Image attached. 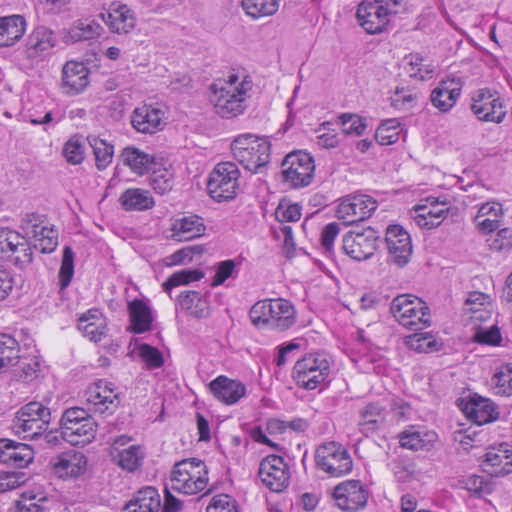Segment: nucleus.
I'll use <instances>...</instances> for the list:
<instances>
[{
  "mask_svg": "<svg viewBox=\"0 0 512 512\" xmlns=\"http://www.w3.org/2000/svg\"><path fill=\"white\" fill-rule=\"evenodd\" d=\"M251 88L252 82L247 76L240 79L238 75L231 74L227 80L219 79L211 84L209 101L217 115L233 118L244 112Z\"/></svg>",
  "mask_w": 512,
  "mask_h": 512,
  "instance_id": "obj_1",
  "label": "nucleus"
},
{
  "mask_svg": "<svg viewBox=\"0 0 512 512\" xmlns=\"http://www.w3.org/2000/svg\"><path fill=\"white\" fill-rule=\"evenodd\" d=\"M234 159L251 173H262L270 162L271 143L266 137L241 134L231 143Z\"/></svg>",
  "mask_w": 512,
  "mask_h": 512,
  "instance_id": "obj_2",
  "label": "nucleus"
},
{
  "mask_svg": "<svg viewBox=\"0 0 512 512\" xmlns=\"http://www.w3.org/2000/svg\"><path fill=\"white\" fill-rule=\"evenodd\" d=\"M50 421V409L41 402L31 401L16 412L12 427L16 435L33 440L43 436Z\"/></svg>",
  "mask_w": 512,
  "mask_h": 512,
  "instance_id": "obj_3",
  "label": "nucleus"
},
{
  "mask_svg": "<svg viewBox=\"0 0 512 512\" xmlns=\"http://www.w3.org/2000/svg\"><path fill=\"white\" fill-rule=\"evenodd\" d=\"M207 474L206 466L201 460H182L174 465L171 472V488L183 494H196L206 488Z\"/></svg>",
  "mask_w": 512,
  "mask_h": 512,
  "instance_id": "obj_4",
  "label": "nucleus"
},
{
  "mask_svg": "<svg viewBox=\"0 0 512 512\" xmlns=\"http://www.w3.org/2000/svg\"><path fill=\"white\" fill-rule=\"evenodd\" d=\"M330 374V361L323 353H309L297 360L293 367V379L306 390H314L323 384Z\"/></svg>",
  "mask_w": 512,
  "mask_h": 512,
  "instance_id": "obj_5",
  "label": "nucleus"
},
{
  "mask_svg": "<svg viewBox=\"0 0 512 512\" xmlns=\"http://www.w3.org/2000/svg\"><path fill=\"white\" fill-rule=\"evenodd\" d=\"M390 310L399 324L410 330H422L430 324L429 308L416 296L398 295L393 299Z\"/></svg>",
  "mask_w": 512,
  "mask_h": 512,
  "instance_id": "obj_6",
  "label": "nucleus"
},
{
  "mask_svg": "<svg viewBox=\"0 0 512 512\" xmlns=\"http://www.w3.org/2000/svg\"><path fill=\"white\" fill-rule=\"evenodd\" d=\"M240 171L230 161L218 163L209 175L207 190L217 202L229 201L236 197L239 189Z\"/></svg>",
  "mask_w": 512,
  "mask_h": 512,
  "instance_id": "obj_7",
  "label": "nucleus"
},
{
  "mask_svg": "<svg viewBox=\"0 0 512 512\" xmlns=\"http://www.w3.org/2000/svg\"><path fill=\"white\" fill-rule=\"evenodd\" d=\"M317 467L331 477H340L352 470L349 453L340 444L329 442L319 446L315 453Z\"/></svg>",
  "mask_w": 512,
  "mask_h": 512,
  "instance_id": "obj_8",
  "label": "nucleus"
},
{
  "mask_svg": "<svg viewBox=\"0 0 512 512\" xmlns=\"http://www.w3.org/2000/svg\"><path fill=\"white\" fill-rule=\"evenodd\" d=\"M313 157L304 152L288 154L282 161V175L285 182L291 187L308 186L314 177Z\"/></svg>",
  "mask_w": 512,
  "mask_h": 512,
  "instance_id": "obj_9",
  "label": "nucleus"
},
{
  "mask_svg": "<svg viewBox=\"0 0 512 512\" xmlns=\"http://www.w3.org/2000/svg\"><path fill=\"white\" fill-rule=\"evenodd\" d=\"M379 233L372 227L351 230L343 237V250L352 259L363 261L371 258L378 248Z\"/></svg>",
  "mask_w": 512,
  "mask_h": 512,
  "instance_id": "obj_10",
  "label": "nucleus"
},
{
  "mask_svg": "<svg viewBox=\"0 0 512 512\" xmlns=\"http://www.w3.org/2000/svg\"><path fill=\"white\" fill-rule=\"evenodd\" d=\"M377 201L366 194L348 195L342 199L337 207V218L345 225L368 219L377 209Z\"/></svg>",
  "mask_w": 512,
  "mask_h": 512,
  "instance_id": "obj_11",
  "label": "nucleus"
},
{
  "mask_svg": "<svg viewBox=\"0 0 512 512\" xmlns=\"http://www.w3.org/2000/svg\"><path fill=\"white\" fill-rule=\"evenodd\" d=\"M369 490L360 480H346L335 486L333 498L336 506L345 512L364 509L369 499Z\"/></svg>",
  "mask_w": 512,
  "mask_h": 512,
  "instance_id": "obj_12",
  "label": "nucleus"
},
{
  "mask_svg": "<svg viewBox=\"0 0 512 512\" xmlns=\"http://www.w3.org/2000/svg\"><path fill=\"white\" fill-rule=\"evenodd\" d=\"M471 110L480 121L500 123L506 111L502 99L496 92L479 89L472 97Z\"/></svg>",
  "mask_w": 512,
  "mask_h": 512,
  "instance_id": "obj_13",
  "label": "nucleus"
},
{
  "mask_svg": "<svg viewBox=\"0 0 512 512\" xmlns=\"http://www.w3.org/2000/svg\"><path fill=\"white\" fill-rule=\"evenodd\" d=\"M258 475L261 482L273 492H281L289 484L288 465L277 455H269L260 462Z\"/></svg>",
  "mask_w": 512,
  "mask_h": 512,
  "instance_id": "obj_14",
  "label": "nucleus"
},
{
  "mask_svg": "<svg viewBox=\"0 0 512 512\" xmlns=\"http://www.w3.org/2000/svg\"><path fill=\"white\" fill-rule=\"evenodd\" d=\"M385 242L390 260L399 267L405 266L412 254L410 235L399 225H391L386 230Z\"/></svg>",
  "mask_w": 512,
  "mask_h": 512,
  "instance_id": "obj_15",
  "label": "nucleus"
},
{
  "mask_svg": "<svg viewBox=\"0 0 512 512\" xmlns=\"http://www.w3.org/2000/svg\"><path fill=\"white\" fill-rule=\"evenodd\" d=\"M413 220L422 229H433L438 227L447 217L449 206L446 201H439L438 198L428 197L426 204L414 207Z\"/></svg>",
  "mask_w": 512,
  "mask_h": 512,
  "instance_id": "obj_16",
  "label": "nucleus"
},
{
  "mask_svg": "<svg viewBox=\"0 0 512 512\" xmlns=\"http://www.w3.org/2000/svg\"><path fill=\"white\" fill-rule=\"evenodd\" d=\"M85 397L87 404L91 406L90 409L100 414L112 413L119 405L117 393L102 380L91 384L85 392Z\"/></svg>",
  "mask_w": 512,
  "mask_h": 512,
  "instance_id": "obj_17",
  "label": "nucleus"
},
{
  "mask_svg": "<svg viewBox=\"0 0 512 512\" xmlns=\"http://www.w3.org/2000/svg\"><path fill=\"white\" fill-rule=\"evenodd\" d=\"M459 407L466 417L477 425L490 423L498 417L494 403L478 394L470 395L468 399H461Z\"/></svg>",
  "mask_w": 512,
  "mask_h": 512,
  "instance_id": "obj_18",
  "label": "nucleus"
},
{
  "mask_svg": "<svg viewBox=\"0 0 512 512\" xmlns=\"http://www.w3.org/2000/svg\"><path fill=\"white\" fill-rule=\"evenodd\" d=\"M382 6L374 2H362L357 10L359 24L369 34L383 32L390 22L387 12L382 11Z\"/></svg>",
  "mask_w": 512,
  "mask_h": 512,
  "instance_id": "obj_19",
  "label": "nucleus"
},
{
  "mask_svg": "<svg viewBox=\"0 0 512 512\" xmlns=\"http://www.w3.org/2000/svg\"><path fill=\"white\" fill-rule=\"evenodd\" d=\"M57 44L54 32L46 26L36 27L26 41V53L30 59H44Z\"/></svg>",
  "mask_w": 512,
  "mask_h": 512,
  "instance_id": "obj_20",
  "label": "nucleus"
},
{
  "mask_svg": "<svg viewBox=\"0 0 512 512\" xmlns=\"http://www.w3.org/2000/svg\"><path fill=\"white\" fill-rule=\"evenodd\" d=\"M89 84V69L83 62L68 61L62 69V89L68 95L84 91Z\"/></svg>",
  "mask_w": 512,
  "mask_h": 512,
  "instance_id": "obj_21",
  "label": "nucleus"
},
{
  "mask_svg": "<svg viewBox=\"0 0 512 512\" xmlns=\"http://www.w3.org/2000/svg\"><path fill=\"white\" fill-rule=\"evenodd\" d=\"M33 449L24 443L9 439H0V461L16 467L24 468L33 460Z\"/></svg>",
  "mask_w": 512,
  "mask_h": 512,
  "instance_id": "obj_22",
  "label": "nucleus"
},
{
  "mask_svg": "<svg viewBox=\"0 0 512 512\" xmlns=\"http://www.w3.org/2000/svg\"><path fill=\"white\" fill-rule=\"evenodd\" d=\"M209 389L216 399L227 405L236 404L246 394V387L242 382L224 375L212 380Z\"/></svg>",
  "mask_w": 512,
  "mask_h": 512,
  "instance_id": "obj_23",
  "label": "nucleus"
},
{
  "mask_svg": "<svg viewBox=\"0 0 512 512\" xmlns=\"http://www.w3.org/2000/svg\"><path fill=\"white\" fill-rule=\"evenodd\" d=\"M483 464L490 467L489 473L504 476L512 472V445L501 443L491 447L484 455Z\"/></svg>",
  "mask_w": 512,
  "mask_h": 512,
  "instance_id": "obj_24",
  "label": "nucleus"
},
{
  "mask_svg": "<svg viewBox=\"0 0 512 512\" xmlns=\"http://www.w3.org/2000/svg\"><path fill=\"white\" fill-rule=\"evenodd\" d=\"M269 328L276 331H285L296 322V310L293 304L285 299H272Z\"/></svg>",
  "mask_w": 512,
  "mask_h": 512,
  "instance_id": "obj_25",
  "label": "nucleus"
},
{
  "mask_svg": "<svg viewBox=\"0 0 512 512\" xmlns=\"http://www.w3.org/2000/svg\"><path fill=\"white\" fill-rule=\"evenodd\" d=\"M86 457L81 452L68 451L60 454L53 462L55 473L60 477H77L85 472Z\"/></svg>",
  "mask_w": 512,
  "mask_h": 512,
  "instance_id": "obj_26",
  "label": "nucleus"
},
{
  "mask_svg": "<svg viewBox=\"0 0 512 512\" xmlns=\"http://www.w3.org/2000/svg\"><path fill=\"white\" fill-rule=\"evenodd\" d=\"M161 497L158 490L147 486L140 489L125 505L122 512H159Z\"/></svg>",
  "mask_w": 512,
  "mask_h": 512,
  "instance_id": "obj_27",
  "label": "nucleus"
},
{
  "mask_svg": "<svg viewBox=\"0 0 512 512\" xmlns=\"http://www.w3.org/2000/svg\"><path fill=\"white\" fill-rule=\"evenodd\" d=\"M461 88L454 80H443L430 95L432 105L441 112H448L456 104Z\"/></svg>",
  "mask_w": 512,
  "mask_h": 512,
  "instance_id": "obj_28",
  "label": "nucleus"
},
{
  "mask_svg": "<svg viewBox=\"0 0 512 512\" xmlns=\"http://www.w3.org/2000/svg\"><path fill=\"white\" fill-rule=\"evenodd\" d=\"M102 26L92 19H79L75 21L63 35L66 44L97 39L102 32Z\"/></svg>",
  "mask_w": 512,
  "mask_h": 512,
  "instance_id": "obj_29",
  "label": "nucleus"
},
{
  "mask_svg": "<svg viewBox=\"0 0 512 512\" xmlns=\"http://www.w3.org/2000/svg\"><path fill=\"white\" fill-rule=\"evenodd\" d=\"M78 329L90 341L99 342L107 333L106 321L99 310L91 309L78 319Z\"/></svg>",
  "mask_w": 512,
  "mask_h": 512,
  "instance_id": "obj_30",
  "label": "nucleus"
},
{
  "mask_svg": "<svg viewBox=\"0 0 512 512\" xmlns=\"http://www.w3.org/2000/svg\"><path fill=\"white\" fill-rule=\"evenodd\" d=\"M203 219L197 215L178 218L172 224V238L176 241H190L202 236L205 232Z\"/></svg>",
  "mask_w": 512,
  "mask_h": 512,
  "instance_id": "obj_31",
  "label": "nucleus"
},
{
  "mask_svg": "<svg viewBox=\"0 0 512 512\" xmlns=\"http://www.w3.org/2000/svg\"><path fill=\"white\" fill-rule=\"evenodd\" d=\"M131 123L138 132L153 134L160 129L161 111L146 105L138 107L132 113Z\"/></svg>",
  "mask_w": 512,
  "mask_h": 512,
  "instance_id": "obj_32",
  "label": "nucleus"
},
{
  "mask_svg": "<svg viewBox=\"0 0 512 512\" xmlns=\"http://www.w3.org/2000/svg\"><path fill=\"white\" fill-rule=\"evenodd\" d=\"M503 216L502 205L498 202L483 203L475 216L477 229L482 233H491L500 227Z\"/></svg>",
  "mask_w": 512,
  "mask_h": 512,
  "instance_id": "obj_33",
  "label": "nucleus"
},
{
  "mask_svg": "<svg viewBox=\"0 0 512 512\" xmlns=\"http://www.w3.org/2000/svg\"><path fill=\"white\" fill-rule=\"evenodd\" d=\"M26 31V20L21 15L0 18V47H10L17 43Z\"/></svg>",
  "mask_w": 512,
  "mask_h": 512,
  "instance_id": "obj_34",
  "label": "nucleus"
},
{
  "mask_svg": "<svg viewBox=\"0 0 512 512\" xmlns=\"http://www.w3.org/2000/svg\"><path fill=\"white\" fill-rule=\"evenodd\" d=\"M97 424L94 419H86L68 427H61L63 439L73 446H84L90 443L96 435Z\"/></svg>",
  "mask_w": 512,
  "mask_h": 512,
  "instance_id": "obj_35",
  "label": "nucleus"
},
{
  "mask_svg": "<svg viewBox=\"0 0 512 512\" xmlns=\"http://www.w3.org/2000/svg\"><path fill=\"white\" fill-rule=\"evenodd\" d=\"M177 306L195 318H206L210 314L209 301L197 291L182 292L178 296Z\"/></svg>",
  "mask_w": 512,
  "mask_h": 512,
  "instance_id": "obj_36",
  "label": "nucleus"
},
{
  "mask_svg": "<svg viewBox=\"0 0 512 512\" xmlns=\"http://www.w3.org/2000/svg\"><path fill=\"white\" fill-rule=\"evenodd\" d=\"M20 227L24 231L26 239L33 242V246L36 242L46 239V230H55L43 215L37 213H27L21 220Z\"/></svg>",
  "mask_w": 512,
  "mask_h": 512,
  "instance_id": "obj_37",
  "label": "nucleus"
},
{
  "mask_svg": "<svg viewBox=\"0 0 512 512\" xmlns=\"http://www.w3.org/2000/svg\"><path fill=\"white\" fill-rule=\"evenodd\" d=\"M131 331L137 334L149 331L153 316L149 306L142 300L135 299L128 304Z\"/></svg>",
  "mask_w": 512,
  "mask_h": 512,
  "instance_id": "obj_38",
  "label": "nucleus"
},
{
  "mask_svg": "<svg viewBox=\"0 0 512 512\" xmlns=\"http://www.w3.org/2000/svg\"><path fill=\"white\" fill-rule=\"evenodd\" d=\"M119 202L126 211H145L155 205L150 192L140 188H129L125 190L121 194Z\"/></svg>",
  "mask_w": 512,
  "mask_h": 512,
  "instance_id": "obj_39",
  "label": "nucleus"
},
{
  "mask_svg": "<svg viewBox=\"0 0 512 512\" xmlns=\"http://www.w3.org/2000/svg\"><path fill=\"white\" fill-rule=\"evenodd\" d=\"M124 165L128 166L134 173L143 175L152 169L154 157L135 147H126L121 153Z\"/></svg>",
  "mask_w": 512,
  "mask_h": 512,
  "instance_id": "obj_40",
  "label": "nucleus"
},
{
  "mask_svg": "<svg viewBox=\"0 0 512 512\" xmlns=\"http://www.w3.org/2000/svg\"><path fill=\"white\" fill-rule=\"evenodd\" d=\"M106 23L113 32L126 34L134 29L136 17L127 5H119L108 14Z\"/></svg>",
  "mask_w": 512,
  "mask_h": 512,
  "instance_id": "obj_41",
  "label": "nucleus"
},
{
  "mask_svg": "<svg viewBox=\"0 0 512 512\" xmlns=\"http://www.w3.org/2000/svg\"><path fill=\"white\" fill-rule=\"evenodd\" d=\"M20 346L17 340L8 334H0V373L8 371L18 364Z\"/></svg>",
  "mask_w": 512,
  "mask_h": 512,
  "instance_id": "obj_42",
  "label": "nucleus"
},
{
  "mask_svg": "<svg viewBox=\"0 0 512 512\" xmlns=\"http://www.w3.org/2000/svg\"><path fill=\"white\" fill-rule=\"evenodd\" d=\"M113 460L125 471L135 472L144 460V452L138 445H131L116 453H111Z\"/></svg>",
  "mask_w": 512,
  "mask_h": 512,
  "instance_id": "obj_43",
  "label": "nucleus"
},
{
  "mask_svg": "<svg viewBox=\"0 0 512 512\" xmlns=\"http://www.w3.org/2000/svg\"><path fill=\"white\" fill-rule=\"evenodd\" d=\"M384 409L378 403H369L360 412L359 426L362 433L368 435L375 432L384 418Z\"/></svg>",
  "mask_w": 512,
  "mask_h": 512,
  "instance_id": "obj_44",
  "label": "nucleus"
},
{
  "mask_svg": "<svg viewBox=\"0 0 512 512\" xmlns=\"http://www.w3.org/2000/svg\"><path fill=\"white\" fill-rule=\"evenodd\" d=\"M435 438L436 434L434 432L422 434L414 427H410L400 433L399 442L401 447L417 451L426 448L427 444L433 442Z\"/></svg>",
  "mask_w": 512,
  "mask_h": 512,
  "instance_id": "obj_45",
  "label": "nucleus"
},
{
  "mask_svg": "<svg viewBox=\"0 0 512 512\" xmlns=\"http://www.w3.org/2000/svg\"><path fill=\"white\" fill-rule=\"evenodd\" d=\"M280 0H242L241 5L248 16L258 19L276 13Z\"/></svg>",
  "mask_w": 512,
  "mask_h": 512,
  "instance_id": "obj_46",
  "label": "nucleus"
},
{
  "mask_svg": "<svg viewBox=\"0 0 512 512\" xmlns=\"http://www.w3.org/2000/svg\"><path fill=\"white\" fill-rule=\"evenodd\" d=\"M88 141L93 149L96 167L99 170L105 169L112 162L114 153L113 145L96 136H89Z\"/></svg>",
  "mask_w": 512,
  "mask_h": 512,
  "instance_id": "obj_47",
  "label": "nucleus"
},
{
  "mask_svg": "<svg viewBox=\"0 0 512 512\" xmlns=\"http://www.w3.org/2000/svg\"><path fill=\"white\" fill-rule=\"evenodd\" d=\"M434 66L419 54L410 55L406 71L412 78L429 80L434 75Z\"/></svg>",
  "mask_w": 512,
  "mask_h": 512,
  "instance_id": "obj_48",
  "label": "nucleus"
},
{
  "mask_svg": "<svg viewBox=\"0 0 512 512\" xmlns=\"http://www.w3.org/2000/svg\"><path fill=\"white\" fill-rule=\"evenodd\" d=\"M420 93L409 87H396L390 97L391 105L403 111H408L417 105Z\"/></svg>",
  "mask_w": 512,
  "mask_h": 512,
  "instance_id": "obj_49",
  "label": "nucleus"
},
{
  "mask_svg": "<svg viewBox=\"0 0 512 512\" xmlns=\"http://www.w3.org/2000/svg\"><path fill=\"white\" fill-rule=\"evenodd\" d=\"M19 367L14 370V377L22 382L30 383L38 378L41 368V361L38 357L21 358L18 361Z\"/></svg>",
  "mask_w": 512,
  "mask_h": 512,
  "instance_id": "obj_50",
  "label": "nucleus"
},
{
  "mask_svg": "<svg viewBox=\"0 0 512 512\" xmlns=\"http://www.w3.org/2000/svg\"><path fill=\"white\" fill-rule=\"evenodd\" d=\"M400 130V123L397 119H387L376 129L375 139L380 145L394 144L399 139Z\"/></svg>",
  "mask_w": 512,
  "mask_h": 512,
  "instance_id": "obj_51",
  "label": "nucleus"
},
{
  "mask_svg": "<svg viewBox=\"0 0 512 512\" xmlns=\"http://www.w3.org/2000/svg\"><path fill=\"white\" fill-rule=\"evenodd\" d=\"M495 394L501 396L512 395V366L507 364L493 375L491 379Z\"/></svg>",
  "mask_w": 512,
  "mask_h": 512,
  "instance_id": "obj_52",
  "label": "nucleus"
},
{
  "mask_svg": "<svg viewBox=\"0 0 512 512\" xmlns=\"http://www.w3.org/2000/svg\"><path fill=\"white\" fill-rule=\"evenodd\" d=\"M204 273L199 269H183L173 273L164 283L163 289L170 292L172 288L189 284L203 278Z\"/></svg>",
  "mask_w": 512,
  "mask_h": 512,
  "instance_id": "obj_53",
  "label": "nucleus"
},
{
  "mask_svg": "<svg viewBox=\"0 0 512 512\" xmlns=\"http://www.w3.org/2000/svg\"><path fill=\"white\" fill-rule=\"evenodd\" d=\"M272 299H265L256 302L249 311V318L252 324L257 328H269L270 310Z\"/></svg>",
  "mask_w": 512,
  "mask_h": 512,
  "instance_id": "obj_54",
  "label": "nucleus"
},
{
  "mask_svg": "<svg viewBox=\"0 0 512 512\" xmlns=\"http://www.w3.org/2000/svg\"><path fill=\"white\" fill-rule=\"evenodd\" d=\"M74 258L75 254L70 246H65L63 249L62 261L59 270V284L61 289L69 286L74 275Z\"/></svg>",
  "mask_w": 512,
  "mask_h": 512,
  "instance_id": "obj_55",
  "label": "nucleus"
},
{
  "mask_svg": "<svg viewBox=\"0 0 512 512\" xmlns=\"http://www.w3.org/2000/svg\"><path fill=\"white\" fill-rule=\"evenodd\" d=\"M338 119L346 135L361 136L367 128L366 119L357 114L343 113L339 115Z\"/></svg>",
  "mask_w": 512,
  "mask_h": 512,
  "instance_id": "obj_56",
  "label": "nucleus"
},
{
  "mask_svg": "<svg viewBox=\"0 0 512 512\" xmlns=\"http://www.w3.org/2000/svg\"><path fill=\"white\" fill-rule=\"evenodd\" d=\"M24 236L6 227H0V258L5 259L12 254Z\"/></svg>",
  "mask_w": 512,
  "mask_h": 512,
  "instance_id": "obj_57",
  "label": "nucleus"
},
{
  "mask_svg": "<svg viewBox=\"0 0 512 512\" xmlns=\"http://www.w3.org/2000/svg\"><path fill=\"white\" fill-rule=\"evenodd\" d=\"M174 184L173 172L169 169L163 168L154 170L150 176V185L153 190L158 194H166L169 192Z\"/></svg>",
  "mask_w": 512,
  "mask_h": 512,
  "instance_id": "obj_58",
  "label": "nucleus"
},
{
  "mask_svg": "<svg viewBox=\"0 0 512 512\" xmlns=\"http://www.w3.org/2000/svg\"><path fill=\"white\" fill-rule=\"evenodd\" d=\"M5 259L13 263L19 269H23L32 263V248L30 247L25 236L22 238V241L19 242V245H17L16 249H13L12 254Z\"/></svg>",
  "mask_w": 512,
  "mask_h": 512,
  "instance_id": "obj_59",
  "label": "nucleus"
},
{
  "mask_svg": "<svg viewBox=\"0 0 512 512\" xmlns=\"http://www.w3.org/2000/svg\"><path fill=\"white\" fill-rule=\"evenodd\" d=\"M238 265L239 264L232 259L217 263L211 285L216 287L222 285L228 278L235 277L239 271Z\"/></svg>",
  "mask_w": 512,
  "mask_h": 512,
  "instance_id": "obj_60",
  "label": "nucleus"
},
{
  "mask_svg": "<svg viewBox=\"0 0 512 512\" xmlns=\"http://www.w3.org/2000/svg\"><path fill=\"white\" fill-rule=\"evenodd\" d=\"M139 356L149 369L160 368L163 363L162 353L155 347L148 344H141L138 347Z\"/></svg>",
  "mask_w": 512,
  "mask_h": 512,
  "instance_id": "obj_61",
  "label": "nucleus"
},
{
  "mask_svg": "<svg viewBox=\"0 0 512 512\" xmlns=\"http://www.w3.org/2000/svg\"><path fill=\"white\" fill-rule=\"evenodd\" d=\"M206 512H239L237 502L227 494L215 495Z\"/></svg>",
  "mask_w": 512,
  "mask_h": 512,
  "instance_id": "obj_62",
  "label": "nucleus"
},
{
  "mask_svg": "<svg viewBox=\"0 0 512 512\" xmlns=\"http://www.w3.org/2000/svg\"><path fill=\"white\" fill-rule=\"evenodd\" d=\"M63 156L68 163L80 164L84 159V147L76 137L70 138L63 147Z\"/></svg>",
  "mask_w": 512,
  "mask_h": 512,
  "instance_id": "obj_63",
  "label": "nucleus"
},
{
  "mask_svg": "<svg viewBox=\"0 0 512 512\" xmlns=\"http://www.w3.org/2000/svg\"><path fill=\"white\" fill-rule=\"evenodd\" d=\"M339 225L335 222L327 224L321 233V245L324 253L331 255L333 253L334 241L339 234Z\"/></svg>",
  "mask_w": 512,
  "mask_h": 512,
  "instance_id": "obj_64",
  "label": "nucleus"
}]
</instances>
